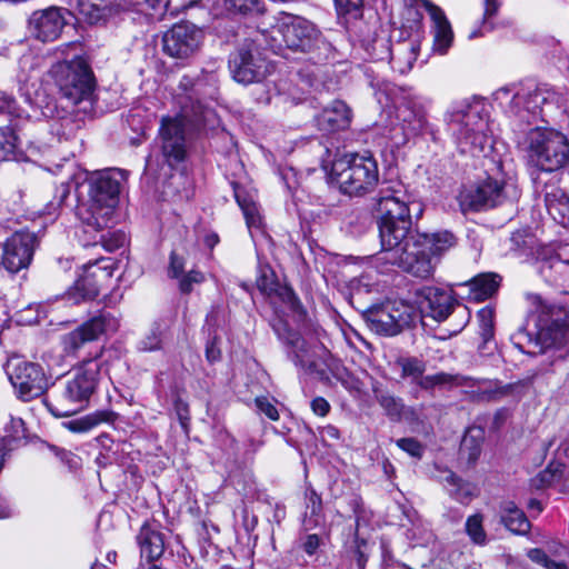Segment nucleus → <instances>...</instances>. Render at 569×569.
Instances as JSON below:
<instances>
[{
  "mask_svg": "<svg viewBox=\"0 0 569 569\" xmlns=\"http://www.w3.org/2000/svg\"><path fill=\"white\" fill-rule=\"evenodd\" d=\"M411 207L421 214L420 203L401 188L382 187L375 198L381 251L379 259L420 279L433 274L437 258L457 244L449 230L420 233L412 228Z\"/></svg>",
  "mask_w": 569,
  "mask_h": 569,
  "instance_id": "f257e3e1",
  "label": "nucleus"
},
{
  "mask_svg": "<svg viewBox=\"0 0 569 569\" xmlns=\"http://www.w3.org/2000/svg\"><path fill=\"white\" fill-rule=\"evenodd\" d=\"M110 359L111 353L102 348L84 358L46 398L49 411L56 417H68L87 408L102 376L108 375Z\"/></svg>",
  "mask_w": 569,
  "mask_h": 569,
  "instance_id": "f03ea898",
  "label": "nucleus"
},
{
  "mask_svg": "<svg viewBox=\"0 0 569 569\" xmlns=\"http://www.w3.org/2000/svg\"><path fill=\"white\" fill-rule=\"evenodd\" d=\"M124 172L119 169L98 171L90 174L84 183H77V191L87 187L88 204L80 218L88 228L102 231L113 222L114 210L119 203Z\"/></svg>",
  "mask_w": 569,
  "mask_h": 569,
  "instance_id": "7ed1b4c3",
  "label": "nucleus"
},
{
  "mask_svg": "<svg viewBox=\"0 0 569 569\" xmlns=\"http://www.w3.org/2000/svg\"><path fill=\"white\" fill-rule=\"evenodd\" d=\"M213 116V111L203 106L199 100L188 101L181 106V111L176 117H163L159 129L161 141V156L163 162L171 169L178 168L188 157L186 140V127L199 129L204 126Z\"/></svg>",
  "mask_w": 569,
  "mask_h": 569,
  "instance_id": "20e7f679",
  "label": "nucleus"
},
{
  "mask_svg": "<svg viewBox=\"0 0 569 569\" xmlns=\"http://www.w3.org/2000/svg\"><path fill=\"white\" fill-rule=\"evenodd\" d=\"M445 121L461 153L476 156L492 148L491 130L479 103L455 102L447 110Z\"/></svg>",
  "mask_w": 569,
  "mask_h": 569,
  "instance_id": "39448f33",
  "label": "nucleus"
},
{
  "mask_svg": "<svg viewBox=\"0 0 569 569\" xmlns=\"http://www.w3.org/2000/svg\"><path fill=\"white\" fill-rule=\"evenodd\" d=\"M330 178L342 193L362 196L377 186L378 164L371 154L346 153L333 160Z\"/></svg>",
  "mask_w": 569,
  "mask_h": 569,
  "instance_id": "423d86ee",
  "label": "nucleus"
},
{
  "mask_svg": "<svg viewBox=\"0 0 569 569\" xmlns=\"http://www.w3.org/2000/svg\"><path fill=\"white\" fill-rule=\"evenodd\" d=\"M287 48L309 54L315 64L326 62L332 54V46L316 26L307 19L296 17L278 26L276 30Z\"/></svg>",
  "mask_w": 569,
  "mask_h": 569,
  "instance_id": "0eeeda50",
  "label": "nucleus"
},
{
  "mask_svg": "<svg viewBox=\"0 0 569 569\" xmlns=\"http://www.w3.org/2000/svg\"><path fill=\"white\" fill-rule=\"evenodd\" d=\"M569 147L566 136L551 124L536 121V168L549 174L559 173L568 160Z\"/></svg>",
  "mask_w": 569,
  "mask_h": 569,
  "instance_id": "6e6552de",
  "label": "nucleus"
},
{
  "mask_svg": "<svg viewBox=\"0 0 569 569\" xmlns=\"http://www.w3.org/2000/svg\"><path fill=\"white\" fill-rule=\"evenodd\" d=\"M4 369L18 398L23 401L42 396L49 387L44 369L37 362L12 357L7 361Z\"/></svg>",
  "mask_w": 569,
  "mask_h": 569,
  "instance_id": "1a4fd4ad",
  "label": "nucleus"
},
{
  "mask_svg": "<svg viewBox=\"0 0 569 569\" xmlns=\"http://www.w3.org/2000/svg\"><path fill=\"white\" fill-rule=\"evenodd\" d=\"M371 329L379 335L396 336L420 320L416 306L405 300L387 301L368 312Z\"/></svg>",
  "mask_w": 569,
  "mask_h": 569,
  "instance_id": "9d476101",
  "label": "nucleus"
},
{
  "mask_svg": "<svg viewBox=\"0 0 569 569\" xmlns=\"http://www.w3.org/2000/svg\"><path fill=\"white\" fill-rule=\"evenodd\" d=\"M229 69L234 81L251 84L264 80L273 66L253 41H246L230 54Z\"/></svg>",
  "mask_w": 569,
  "mask_h": 569,
  "instance_id": "9b49d317",
  "label": "nucleus"
},
{
  "mask_svg": "<svg viewBox=\"0 0 569 569\" xmlns=\"http://www.w3.org/2000/svg\"><path fill=\"white\" fill-rule=\"evenodd\" d=\"M61 78L58 80L59 89L73 106L91 100L94 91V77L89 64L83 60L58 67Z\"/></svg>",
  "mask_w": 569,
  "mask_h": 569,
  "instance_id": "f8f14e48",
  "label": "nucleus"
},
{
  "mask_svg": "<svg viewBox=\"0 0 569 569\" xmlns=\"http://www.w3.org/2000/svg\"><path fill=\"white\" fill-rule=\"evenodd\" d=\"M119 327L118 319L108 311L90 318L74 330L61 337L62 351L67 357H79L86 345L96 341L100 336L114 332Z\"/></svg>",
  "mask_w": 569,
  "mask_h": 569,
  "instance_id": "ddd939ff",
  "label": "nucleus"
},
{
  "mask_svg": "<svg viewBox=\"0 0 569 569\" xmlns=\"http://www.w3.org/2000/svg\"><path fill=\"white\" fill-rule=\"evenodd\" d=\"M202 31L190 22L172 26L162 37V51L174 59H188L200 48Z\"/></svg>",
  "mask_w": 569,
  "mask_h": 569,
  "instance_id": "4468645a",
  "label": "nucleus"
},
{
  "mask_svg": "<svg viewBox=\"0 0 569 569\" xmlns=\"http://www.w3.org/2000/svg\"><path fill=\"white\" fill-rule=\"evenodd\" d=\"M413 303L422 317H430L436 321L446 320L456 307H460L452 292L438 287L423 286L415 291Z\"/></svg>",
  "mask_w": 569,
  "mask_h": 569,
  "instance_id": "2eb2a0df",
  "label": "nucleus"
},
{
  "mask_svg": "<svg viewBox=\"0 0 569 569\" xmlns=\"http://www.w3.org/2000/svg\"><path fill=\"white\" fill-rule=\"evenodd\" d=\"M37 246L38 238L34 232H14L2 246V267L10 273H17L28 268L32 261Z\"/></svg>",
  "mask_w": 569,
  "mask_h": 569,
  "instance_id": "dca6fc26",
  "label": "nucleus"
},
{
  "mask_svg": "<svg viewBox=\"0 0 569 569\" xmlns=\"http://www.w3.org/2000/svg\"><path fill=\"white\" fill-rule=\"evenodd\" d=\"M71 12L61 7H48L33 11L28 19V30L36 40L53 42L60 38L63 28L68 24Z\"/></svg>",
  "mask_w": 569,
  "mask_h": 569,
  "instance_id": "f3484780",
  "label": "nucleus"
},
{
  "mask_svg": "<svg viewBox=\"0 0 569 569\" xmlns=\"http://www.w3.org/2000/svg\"><path fill=\"white\" fill-rule=\"evenodd\" d=\"M553 173L548 179L541 174L536 177V184L543 183L545 206L550 217L558 223L566 224L569 220V178Z\"/></svg>",
  "mask_w": 569,
  "mask_h": 569,
  "instance_id": "a211bd4d",
  "label": "nucleus"
},
{
  "mask_svg": "<svg viewBox=\"0 0 569 569\" xmlns=\"http://www.w3.org/2000/svg\"><path fill=\"white\" fill-rule=\"evenodd\" d=\"M83 273L76 281L74 289L83 300L98 297L100 288L112 277L113 262L109 258H99L83 264Z\"/></svg>",
  "mask_w": 569,
  "mask_h": 569,
  "instance_id": "6ab92c4d",
  "label": "nucleus"
},
{
  "mask_svg": "<svg viewBox=\"0 0 569 569\" xmlns=\"http://www.w3.org/2000/svg\"><path fill=\"white\" fill-rule=\"evenodd\" d=\"M505 200L503 184L490 177L461 194V204L473 211L498 207Z\"/></svg>",
  "mask_w": 569,
  "mask_h": 569,
  "instance_id": "aec40b11",
  "label": "nucleus"
},
{
  "mask_svg": "<svg viewBox=\"0 0 569 569\" xmlns=\"http://www.w3.org/2000/svg\"><path fill=\"white\" fill-rule=\"evenodd\" d=\"M278 339L286 346L288 358L297 366L305 368L311 362L308 342L301 335L292 330L282 319L272 322Z\"/></svg>",
  "mask_w": 569,
  "mask_h": 569,
  "instance_id": "412c9836",
  "label": "nucleus"
},
{
  "mask_svg": "<svg viewBox=\"0 0 569 569\" xmlns=\"http://www.w3.org/2000/svg\"><path fill=\"white\" fill-rule=\"evenodd\" d=\"M493 99L500 106L509 104L510 112L519 118L521 122H526L530 127L533 118L531 109V92L529 90L519 89L513 91L510 87H502L493 92Z\"/></svg>",
  "mask_w": 569,
  "mask_h": 569,
  "instance_id": "4be33fe9",
  "label": "nucleus"
},
{
  "mask_svg": "<svg viewBox=\"0 0 569 569\" xmlns=\"http://www.w3.org/2000/svg\"><path fill=\"white\" fill-rule=\"evenodd\" d=\"M352 111L342 100H335L316 117L319 130L335 132L346 130L350 127Z\"/></svg>",
  "mask_w": 569,
  "mask_h": 569,
  "instance_id": "5701e85b",
  "label": "nucleus"
},
{
  "mask_svg": "<svg viewBox=\"0 0 569 569\" xmlns=\"http://www.w3.org/2000/svg\"><path fill=\"white\" fill-rule=\"evenodd\" d=\"M137 542L141 558H146L148 562L160 559L164 553L163 533L157 522H144L137 536Z\"/></svg>",
  "mask_w": 569,
  "mask_h": 569,
  "instance_id": "b1692460",
  "label": "nucleus"
},
{
  "mask_svg": "<svg viewBox=\"0 0 569 569\" xmlns=\"http://www.w3.org/2000/svg\"><path fill=\"white\" fill-rule=\"evenodd\" d=\"M561 96L548 84L536 87V109H539L538 124H552L555 118L561 113Z\"/></svg>",
  "mask_w": 569,
  "mask_h": 569,
  "instance_id": "393cba45",
  "label": "nucleus"
},
{
  "mask_svg": "<svg viewBox=\"0 0 569 569\" xmlns=\"http://www.w3.org/2000/svg\"><path fill=\"white\" fill-rule=\"evenodd\" d=\"M399 118L407 123V130L411 134L421 133L427 129V112L420 98L406 99L399 110Z\"/></svg>",
  "mask_w": 569,
  "mask_h": 569,
  "instance_id": "a878e982",
  "label": "nucleus"
},
{
  "mask_svg": "<svg viewBox=\"0 0 569 569\" xmlns=\"http://www.w3.org/2000/svg\"><path fill=\"white\" fill-rule=\"evenodd\" d=\"M566 332L567 321L557 317L548 325L541 326L536 333V345L541 347V352L551 348H560L565 342Z\"/></svg>",
  "mask_w": 569,
  "mask_h": 569,
  "instance_id": "bb28decb",
  "label": "nucleus"
},
{
  "mask_svg": "<svg viewBox=\"0 0 569 569\" xmlns=\"http://www.w3.org/2000/svg\"><path fill=\"white\" fill-rule=\"evenodd\" d=\"M501 280V276L496 272H483L470 279L467 286L475 300L483 301L498 291Z\"/></svg>",
  "mask_w": 569,
  "mask_h": 569,
  "instance_id": "cd10ccee",
  "label": "nucleus"
},
{
  "mask_svg": "<svg viewBox=\"0 0 569 569\" xmlns=\"http://www.w3.org/2000/svg\"><path fill=\"white\" fill-rule=\"evenodd\" d=\"M372 392L375 400L391 421L398 422L402 419L406 406L400 397L395 396L389 390L378 385L373 386Z\"/></svg>",
  "mask_w": 569,
  "mask_h": 569,
  "instance_id": "c85d7f7f",
  "label": "nucleus"
},
{
  "mask_svg": "<svg viewBox=\"0 0 569 569\" xmlns=\"http://www.w3.org/2000/svg\"><path fill=\"white\" fill-rule=\"evenodd\" d=\"M485 440V430L481 427L472 426L467 429L460 445V456L466 458L468 463L475 465L480 455Z\"/></svg>",
  "mask_w": 569,
  "mask_h": 569,
  "instance_id": "c756f323",
  "label": "nucleus"
},
{
  "mask_svg": "<svg viewBox=\"0 0 569 569\" xmlns=\"http://www.w3.org/2000/svg\"><path fill=\"white\" fill-rule=\"evenodd\" d=\"M501 522L516 535H527L531 528V523L525 512L513 502H507L502 506Z\"/></svg>",
  "mask_w": 569,
  "mask_h": 569,
  "instance_id": "7c9ffc66",
  "label": "nucleus"
},
{
  "mask_svg": "<svg viewBox=\"0 0 569 569\" xmlns=\"http://www.w3.org/2000/svg\"><path fill=\"white\" fill-rule=\"evenodd\" d=\"M441 482L449 495L461 503H468L475 496V486L463 481L450 470L445 471Z\"/></svg>",
  "mask_w": 569,
  "mask_h": 569,
  "instance_id": "2f4dec72",
  "label": "nucleus"
},
{
  "mask_svg": "<svg viewBox=\"0 0 569 569\" xmlns=\"http://www.w3.org/2000/svg\"><path fill=\"white\" fill-rule=\"evenodd\" d=\"M305 498L306 511L302 526L305 530L309 531L321 526L325 521V517L322 513V500L312 488L306 490Z\"/></svg>",
  "mask_w": 569,
  "mask_h": 569,
  "instance_id": "473e14b6",
  "label": "nucleus"
},
{
  "mask_svg": "<svg viewBox=\"0 0 569 569\" xmlns=\"http://www.w3.org/2000/svg\"><path fill=\"white\" fill-rule=\"evenodd\" d=\"M233 191L234 198L243 212L248 227H259L261 223V218L252 197L248 194L243 188L238 186L233 187Z\"/></svg>",
  "mask_w": 569,
  "mask_h": 569,
  "instance_id": "72a5a7b5",
  "label": "nucleus"
},
{
  "mask_svg": "<svg viewBox=\"0 0 569 569\" xmlns=\"http://www.w3.org/2000/svg\"><path fill=\"white\" fill-rule=\"evenodd\" d=\"M18 159V137L13 126H0V162Z\"/></svg>",
  "mask_w": 569,
  "mask_h": 569,
  "instance_id": "f704fd0d",
  "label": "nucleus"
},
{
  "mask_svg": "<svg viewBox=\"0 0 569 569\" xmlns=\"http://www.w3.org/2000/svg\"><path fill=\"white\" fill-rule=\"evenodd\" d=\"M565 551V547L557 542H553L552 548H550L551 555H547L545 550L536 548V563L545 567L546 569H568V566L562 558Z\"/></svg>",
  "mask_w": 569,
  "mask_h": 569,
  "instance_id": "c9c22d12",
  "label": "nucleus"
},
{
  "mask_svg": "<svg viewBox=\"0 0 569 569\" xmlns=\"http://www.w3.org/2000/svg\"><path fill=\"white\" fill-rule=\"evenodd\" d=\"M478 320H479V333L482 339V343L479 349L483 350L486 346L491 342L495 335V323H493V309L490 307H485L478 311Z\"/></svg>",
  "mask_w": 569,
  "mask_h": 569,
  "instance_id": "e433bc0d",
  "label": "nucleus"
},
{
  "mask_svg": "<svg viewBox=\"0 0 569 569\" xmlns=\"http://www.w3.org/2000/svg\"><path fill=\"white\" fill-rule=\"evenodd\" d=\"M397 365L401 369L402 378H410L417 382L426 371V362L417 357H400Z\"/></svg>",
  "mask_w": 569,
  "mask_h": 569,
  "instance_id": "4c0bfd02",
  "label": "nucleus"
},
{
  "mask_svg": "<svg viewBox=\"0 0 569 569\" xmlns=\"http://www.w3.org/2000/svg\"><path fill=\"white\" fill-rule=\"evenodd\" d=\"M501 7L500 0H483V16L481 21V27L477 30H473L470 34V39H475L477 37L482 36L487 31H492L495 26L491 22L492 18H495Z\"/></svg>",
  "mask_w": 569,
  "mask_h": 569,
  "instance_id": "58836bf2",
  "label": "nucleus"
},
{
  "mask_svg": "<svg viewBox=\"0 0 569 569\" xmlns=\"http://www.w3.org/2000/svg\"><path fill=\"white\" fill-rule=\"evenodd\" d=\"M164 330L162 326L154 322L150 331L139 341L138 349L141 351H157L162 348Z\"/></svg>",
  "mask_w": 569,
  "mask_h": 569,
  "instance_id": "ea45409f",
  "label": "nucleus"
},
{
  "mask_svg": "<svg viewBox=\"0 0 569 569\" xmlns=\"http://www.w3.org/2000/svg\"><path fill=\"white\" fill-rule=\"evenodd\" d=\"M78 128L79 126L77 121L71 116L53 120L50 126L52 134H54L60 141L69 140L74 137Z\"/></svg>",
  "mask_w": 569,
  "mask_h": 569,
  "instance_id": "a19ab883",
  "label": "nucleus"
},
{
  "mask_svg": "<svg viewBox=\"0 0 569 569\" xmlns=\"http://www.w3.org/2000/svg\"><path fill=\"white\" fill-rule=\"evenodd\" d=\"M438 386H449V387H475L480 383L488 382L486 379H476L469 376L463 375H451L447 372H438L437 373Z\"/></svg>",
  "mask_w": 569,
  "mask_h": 569,
  "instance_id": "79ce46f5",
  "label": "nucleus"
},
{
  "mask_svg": "<svg viewBox=\"0 0 569 569\" xmlns=\"http://www.w3.org/2000/svg\"><path fill=\"white\" fill-rule=\"evenodd\" d=\"M99 242L106 251L113 252L128 243V237L122 230H108L100 234Z\"/></svg>",
  "mask_w": 569,
  "mask_h": 569,
  "instance_id": "37998d69",
  "label": "nucleus"
},
{
  "mask_svg": "<svg viewBox=\"0 0 569 569\" xmlns=\"http://www.w3.org/2000/svg\"><path fill=\"white\" fill-rule=\"evenodd\" d=\"M108 413L98 412L94 415H89L80 419L71 420L67 423V427L73 432H87L107 420Z\"/></svg>",
  "mask_w": 569,
  "mask_h": 569,
  "instance_id": "c03bdc74",
  "label": "nucleus"
},
{
  "mask_svg": "<svg viewBox=\"0 0 569 569\" xmlns=\"http://www.w3.org/2000/svg\"><path fill=\"white\" fill-rule=\"evenodd\" d=\"M71 184L69 181L61 182L57 187L53 199L49 201L44 207V214L49 217L57 216L58 210L64 204L66 200L70 194Z\"/></svg>",
  "mask_w": 569,
  "mask_h": 569,
  "instance_id": "a18cd8bd",
  "label": "nucleus"
},
{
  "mask_svg": "<svg viewBox=\"0 0 569 569\" xmlns=\"http://www.w3.org/2000/svg\"><path fill=\"white\" fill-rule=\"evenodd\" d=\"M433 49L445 54L453 40V32L450 23L433 28Z\"/></svg>",
  "mask_w": 569,
  "mask_h": 569,
  "instance_id": "49530a36",
  "label": "nucleus"
},
{
  "mask_svg": "<svg viewBox=\"0 0 569 569\" xmlns=\"http://www.w3.org/2000/svg\"><path fill=\"white\" fill-rule=\"evenodd\" d=\"M532 131L533 129L528 128V130L519 129L517 132V147L522 153V158L526 160L529 167L533 162V138L531 137Z\"/></svg>",
  "mask_w": 569,
  "mask_h": 569,
  "instance_id": "de8ad7c7",
  "label": "nucleus"
},
{
  "mask_svg": "<svg viewBox=\"0 0 569 569\" xmlns=\"http://www.w3.org/2000/svg\"><path fill=\"white\" fill-rule=\"evenodd\" d=\"M482 516L480 513H476L468 517L466 521V532L477 545H483L487 539V535L482 527Z\"/></svg>",
  "mask_w": 569,
  "mask_h": 569,
  "instance_id": "09e8293b",
  "label": "nucleus"
},
{
  "mask_svg": "<svg viewBox=\"0 0 569 569\" xmlns=\"http://www.w3.org/2000/svg\"><path fill=\"white\" fill-rule=\"evenodd\" d=\"M257 287L262 293L268 296L278 291V281L274 272L270 268L266 267L260 270Z\"/></svg>",
  "mask_w": 569,
  "mask_h": 569,
  "instance_id": "8fccbe9b",
  "label": "nucleus"
},
{
  "mask_svg": "<svg viewBox=\"0 0 569 569\" xmlns=\"http://www.w3.org/2000/svg\"><path fill=\"white\" fill-rule=\"evenodd\" d=\"M204 279L201 271L192 269L179 278V290L183 295H189L193 290V286L202 283Z\"/></svg>",
  "mask_w": 569,
  "mask_h": 569,
  "instance_id": "3c124183",
  "label": "nucleus"
},
{
  "mask_svg": "<svg viewBox=\"0 0 569 569\" xmlns=\"http://www.w3.org/2000/svg\"><path fill=\"white\" fill-rule=\"evenodd\" d=\"M396 445L416 459H421L425 452V446L416 438H401L396 441Z\"/></svg>",
  "mask_w": 569,
  "mask_h": 569,
  "instance_id": "603ef678",
  "label": "nucleus"
},
{
  "mask_svg": "<svg viewBox=\"0 0 569 569\" xmlns=\"http://www.w3.org/2000/svg\"><path fill=\"white\" fill-rule=\"evenodd\" d=\"M323 541L317 533H306L299 538V548L309 557L317 553Z\"/></svg>",
  "mask_w": 569,
  "mask_h": 569,
  "instance_id": "864d4df0",
  "label": "nucleus"
},
{
  "mask_svg": "<svg viewBox=\"0 0 569 569\" xmlns=\"http://www.w3.org/2000/svg\"><path fill=\"white\" fill-rule=\"evenodd\" d=\"M233 9L243 14H261L266 10L262 0H238L233 2Z\"/></svg>",
  "mask_w": 569,
  "mask_h": 569,
  "instance_id": "5fc2aeb1",
  "label": "nucleus"
},
{
  "mask_svg": "<svg viewBox=\"0 0 569 569\" xmlns=\"http://www.w3.org/2000/svg\"><path fill=\"white\" fill-rule=\"evenodd\" d=\"M335 3L340 13L357 18L361 14L363 0H335Z\"/></svg>",
  "mask_w": 569,
  "mask_h": 569,
  "instance_id": "6e6d98bb",
  "label": "nucleus"
},
{
  "mask_svg": "<svg viewBox=\"0 0 569 569\" xmlns=\"http://www.w3.org/2000/svg\"><path fill=\"white\" fill-rule=\"evenodd\" d=\"M562 476V466L560 463L550 465L546 470L540 472L539 482L541 486H550L558 481Z\"/></svg>",
  "mask_w": 569,
  "mask_h": 569,
  "instance_id": "4d7b16f0",
  "label": "nucleus"
},
{
  "mask_svg": "<svg viewBox=\"0 0 569 569\" xmlns=\"http://www.w3.org/2000/svg\"><path fill=\"white\" fill-rule=\"evenodd\" d=\"M422 6L430 14L433 28L450 23L441 8L433 4L430 0H422Z\"/></svg>",
  "mask_w": 569,
  "mask_h": 569,
  "instance_id": "13d9d810",
  "label": "nucleus"
},
{
  "mask_svg": "<svg viewBox=\"0 0 569 569\" xmlns=\"http://www.w3.org/2000/svg\"><path fill=\"white\" fill-rule=\"evenodd\" d=\"M533 237L530 232V228L517 230L511 236V242L517 249L531 248Z\"/></svg>",
  "mask_w": 569,
  "mask_h": 569,
  "instance_id": "bf43d9fd",
  "label": "nucleus"
},
{
  "mask_svg": "<svg viewBox=\"0 0 569 569\" xmlns=\"http://www.w3.org/2000/svg\"><path fill=\"white\" fill-rule=\"evenodd\" d=\"M184 263V258L178 254L176 251H172L170 254V263L168 269L169 277L179 279L181 276H183Z\"/></svg>",
  "mask_w": 569,
  "mask_h": 569,
  "instance_id": "052dcab7",
  "label": "nucleus"
},
{
  "mask_svg": "<svg viewBox=\"0 0 569 569\" xmlns=\"http://www.w3.org/2000/svg\"><path fill=\"white\" fill-rule=\"evenodd\" d=\"M532 341V337L526 327H521L518 331L512 336L513 346L521 352L531 355L530 350L526 349V342L530 345Z\"/></svg>",
  "mask_w": 569,
  "mask_h": 569,
  "instance_id": "680f3d73",
  "label": "nucleus"
},
{
  "mask_svg": "<svg viewBox=\"0 0 569 569\" xmlns=\"http://www.w3.org/2000/svg\"><path fill=\"white\" fill-rule=\"evenodd\" d=\"M355 558L359 569H365L368 561L367 541L356 538Z\"/></svg>",
  "mask_w": 569,
  "mask_h": 569,
  "instance_id": "e2e57ef3",
  "label": "nucleus"
},
{
  "mask_svg": "<svg viewBox=\"0 0 569 569\" xmlns=\"http://www.w3.org/2000/svg\"><path fill=\"white\" fill-rule=\"evenodd\" d=\"M257 408L271 420L279 419L277 408L269 401L268 398L261 397L256 399Z\"/></svg>",
  "mask_w": 569,
  "mask_h": 569,
  "instance_id": "0e129e2a",
  "label": "nucleus"
},
{
  "mask_svg": "<svg viewBox=\"0 0 569 569\" xmlns=\"http://www.w3.org/2000/svg\"><path fill=\"white\" fill-rule=\"evenodd\" d=\"M48 448L50 451L54 453L62 462L68 463L69 466H73L77 463V457L71 453L70 451H67L64 449H60L56 446L48 445Z\"/></svg>",
  "mask_w": 569,
  "mask_h": 569,
  "instance_id": "69168bd1",
  "label": "nucleus"
},
{
  "mask_svg": "<svg viewBox=\"0 0 569 569\" xmlns=\"http://www.w3.org/2000/svg\"><path fill=\"white\" fill-rule=\"evenodd\" d=\"M311 409L316 415L325 417L330 411V405L325 398L317 397L311 401Z\"/></svg>",
  "mask_w": 569,
  "mask_h": 569,
  "instance_id": "338daca9",
  "label": "nucleus"
},
{
  "mask_svg": "<svg viewBox=\"0 0 569 569\" xmlns=\"http://www.w3.org/2000/svg\"><path fill=\"white\" fill-rule=\"evenodd\" d=\"M258 525V517L250 513L248 508L242 510V526L248 533H251Z\"/></svg>",
  "mask_w": 569,
  "mask_h": 569,
  "instance_id": "774afa93",
  "label": "nucleus"
}]
</instances>
